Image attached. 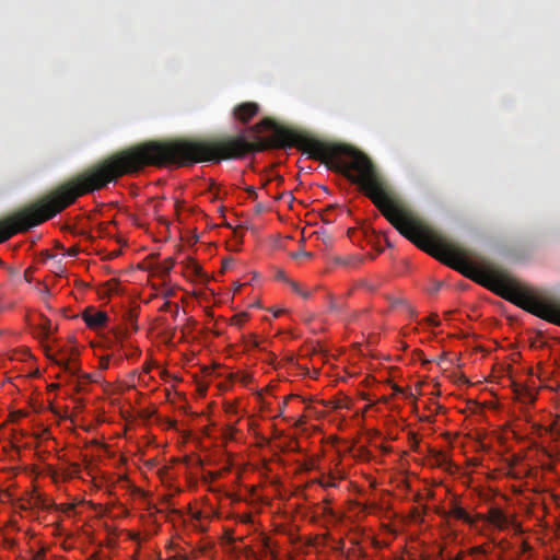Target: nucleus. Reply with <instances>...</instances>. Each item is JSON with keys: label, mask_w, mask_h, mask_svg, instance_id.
<instances>
[{"label": "nucleus", "mask_w": 560, "mask_h": 560, "mask_svg": "<svg viewBox=\"0 0 560 560\" xmlns=\"http://www.w3.org/2000/svg\"><path fill=\"white\" fill-rule=\"evenodd\" d=\"M253 140L245 135L206 139L148 141L120 150L95 163L47 192V221L72 205L80 196L102 189L117 178L138 173L145 166H191L243 159L269 149L296 148L327 168L342 173L358 184L365 196L401 235L446 266L475 279L463 248L438 238L433 231L398 200L361 151L345 143L325 142L299 130L277 126L264 118L252 126Z\"/></svg>", "instance_id": "obj_1"}, {"label": "nucleus", "mask_w": 560, "mask_h": 560, "mask_svg": "<svg viewBox=\"0 0 560 560\" xmlns=\"http://www.w3.org/2000/svg\"><path fill=\"white\" fill-rule=\"evenodd\" d=\"M487 522L501 530L506 529L509 526H513L516 532H521V525L517 524L514 520H511L499 508H491L489 510Z\"/></svg>", "instance_id": "obj_2"}, {"label": "nucleus", "mask_w": 560, "mask_h": 560, "mask_svg": "<svg viewBox=\"0 0 560 560\" xmlns=\"http://www.w3.org/2000/svg\"><path fill=\"white\" fill-rule=\"evenodd\" d=\"M259 112V105L255 102L238 104L233 109V116L242 124H247Z\"/></svg>", "instance_id": "obj_3"}, {"label": "nucleus", "mask_w": 560, "mask_h": 560, "mask_svg": "<svg viewBox=\"0 0 560 560\" xmlns=\"http://www.w3.org/2000/svg\"><path fill=\"white\" fill-rule=\"evenodd\" d=\"M82 318L86 326L92 329L104 327L108 320V316L105 312L95 311L94 308H86L82 313Z\"/></svg>", "instance_id": "obj_4"}, {"label": "nucleus", "mask_w": 560, "mask_h": 560, "mask_svg": "<svg viewBox=\"0 0 560 560\" xmlns=\"http://www.w3.org/2000/svg\"><path fill=\"white\" fill-rule=\"evenodd\" d=\"M448 514L452 515L454 518L460 520V521H463L465 523H471L472 522L470 515L462 506H459L456 503L452 504V506H451V509L448 511Z\"/></svg>", "instance_id": "obj_5"}, {"label": "nucleus", "mask_w": 560, "mask_h": 560, "mask_svg": "<svg viewBox=\"0 0 560 560\" xmlns=\"http://www.w3.org/2000/svg\"><path fill=\"white\" fill-rule=\"evenodd\" d=\"M39 326H40V329H42V334H43V336L45 338L49 337V335H51L52 331H54L52 323L47 317H43L42 323H40Z\"/></svg>", "instance_id": "obj_6"}, {"label": "nucleus", "mask_w": 560, "mask_h": 560, "mask_svg": "<svg viewBox=\"0 0 560 560\" xmlns=\"http://www.w3.org/2000/svg\"><path fill=\"white\" fill-rule=\"evenodd\" d=\"M328 308L331 313H339L342 308V306L339 304V302L330 294H328Z\"/></svg>", "instance_id": "obj_7"}, {"label": "nucleus", "mask_w": 560, "mask_h": 560, "mask_svg": "<svg viewBox=\"0 0 560 560\" xmlns=\"http://www.w3.org/2000/svg\"><path fill=\"white\" fill-rule=\"evenodd\" d=\"M318 483L323 487V488H335L337 487V482H336V478L331 475L327 476V477H323Z\"/></svg>", "instance_id": "obj_8"}, {"label": "nucleus", "mask_w": 560, "mask_h": 560, "mask_svg": "<svg viewBox=\"0 0 560 560\" xmlns=\"http://www.w3.org/2000/svg\"><path fill=\"white\" fill-rule=\"evenodd\" d=\"M337 262L340 265L349 266L354 262L355 264L360 262V259L357 257L338 258Z\"/></svg>", "instance_id": "obj_9"}, {"label": "nucleus", "mask_w": 560, "mask_h": 560, "mask_svg": "<svg viewBox=\"0 0 560 560\" xmlns=\"http://www.w3.org/2000/svg\"><path fill=\"white\" fill-rule=\"evenodd\" d=\"M126 316H127V320L130 323V325L132 326V329L133 330H137V326H136V315L131 312V311H128L126 313Z\"/></svg>", "instance_id": "obj_10"}, {"label": "nucleus", "mask_w": 560, "mask_h": 560, "mask_svg": "<svg viewBox=\"0 0 560 560\" xmlns=\"http://www.w3.org/2000/svg\"><path fill=\"white\" fill-rule=\"evenodd\" d=\"M246 191H247V194H248L249 198H252V199H257L258 195H257V191H256L255 187H253V186H248V187L246 188Z\"/></svg>", "instance_id": "obj_11"}, {"label": "nucleus", "mask_w": 560, "mask_h": 560, "mask_svg": "<svg viewBox=\"0 0 560 560\" xmlns=\"http://www.w3.org/2000/svg\"><path fill=\"white\" fill-rule=\"evenodd\" d=\"M276 278L284 282H288L290 280L287 278L285 272L283 270H278L276 273Z\"/></svg>", "instance_id": "obj_12"}, {"label": "nucleus", "mask_w": 560, "mask_h": 560, "mask_svg": "<svg viewBox=\"0 0 560 560\" xmlns=\"http://www.w3.org/2000/svg\"><path fill=\"white\" fill-rule=\"evenodd\" d=\"M311 256H312V254L308 252H305V250L298 252V253L293 254L294 258H299V257L310 258Z\"/></svg>", "instance_id": "obj_13"}, {"label": "nucleus", "mask_w": 560, "mask_h": 560, "mask_svg": "<svg viewBox=\"0 0 560 560\" xmlns=\"http://www.w3.org/2000/svg\"><path fill=\"white\" fill-rule=\"evenodd\" d=\"M288 283H289V285L291 287V289H292L294 292H296V293H300V292H301V288H300V285H299L296 282H294V281H292V280H289V281H288Z\"/></svg>", "instance_id": "obj_14"}, {"label": "nucleus", "mask_w": 560, "mask_h": 560, "mask_svg": "<svg viewBox=\"0 0 560 560\" xmlns=\"http://www.w3.org/2000/svg\"><path fill=\"white\" fill-rule=\"evenodd\" d=\"M428 323L432 326H439L440 325V322L438 319V316L436 315H433V316H430L428 318Z\"/></svg>", "instance_id": "obj_15"}, {"label": "nucleus", "mask_w": 560, "mask_h": 560, "mask_svg": "<svg viewBox=\"0 0 560 560\" xmlns=\"http://www.w3.org/2000/svg\"><path fill=\"white\" fill-rule=\"evenodd\" d=\"M108 364H109V359L108 358H102L100 360V366L101 369H107L108 368Z\"/></svg>", "instance_id": "obj_16"}, {"label": "nucleus", "mask_w": 560, "mask_h": 560, "mask_svg": "<svg viewBox=\"0 0 560 560\" xmlns=\"http://www.w3.org/2000/svg\"><path fill=\"white\" fill-rule=\"evenodd\" d=\"M235 318L237 319V324L241 325V324H243L246 320L247 315L245 313L238 314V315L235 316Z\"/></svg>", "instance_id": "obj_17"}, {"label": "nucleus", "mask_w": 560, "mask_h": 560, "mask_svg": "<svg viewBox=\"0 0 560 560\" xmlns=\"http://www.w3.org/2000/svg\"><path fill=\"white\" fill-rule=\"evenodd\" d=\"M441 285V282H435L431 289V293H436L440 290Z\"/></svg>", "instance_id": "obj_18"}, {"label": "nucleus", "mask_w": 560, "mask_h": 560, "mask_svg": "<svg viewBox=\"0 0 560 560\" xmlns=\"http://www.w3.org/2000/svg\"><path fill=\"white\" fill-rule=\"evenodd\" d=\"M299 294H301L304 299H308L311 296V292L303 291L302 289H301V292Z\"/></svg>", "instance_id": "obj_19"}, {"label": "nucleus", "mask_w": 560, "mask_h": 560, "mask_svg": "<svg viewBox=\"0 0 560 560\" xmlns=\"http://www.w3.org/2000/svg\"><path fill=\"white\" fill-rule=\"evenodd\" d=\"M56 363H57L58 365H60V366H63L66 370H68V369H69V366H68V362H66V361H56Z\"/></svg>", "instance_id": "obj_20"}, {"label": "nucleus", "mask_w": 560, "mask_h": 560, "mask_svg": "<svg viewBox=\"0 0 560 560\" xmlns=\"http://www.w3.org/2000/svg\"><path fill=\"white\" fill-rule=\"evenodd\" d=\"M78 254V249L77 248H71L69 252H68V255L69 256H75Z\"/></svg>", "instance_id": "obj_21"}, {"label": "nucleus", "mask_w": 560, "mask_h": 560, "mask_svg": "<svg viewBox=\"0 0 560 560\" xmlns=\"http://www.w3.org/2000/svg\"><path fill=\"white\" fill-rule=\"evenodd\" d=\"M171 303L170 302H165L162 306H161V311H166L168 307H170Z\"/></svg>", "instance_id": "obj_22"}, {"label": "nucleus", "mask_w": 560, "mask_h": 560, "mask_svg": "<svg viewBox=\"0 0 560 560\" xmlns=\"http://www.w3.org/2000/svg\"><path fill=\"white\" fill-rule=\"evenodd\" d=\"M282 313H283V310H277V311H275V312H273V316H275V317H278V316H280Z\"/></svg>", "instance_id": "obj_23"}, {"label": "nucleus", "mask_w": 560, "mask_h": 560, "mask_svg": "<svg viewBox=\"0 0 560 560\" xmlns=\"http://www.w3.org/2000/svg\"><path fill=\"white\" fill-rule=\"evenodd\" d=\"M229 535H230V536H229V541H230V542H234V541H236V539H235L234 537H232V535H231V534H229Z\"/></svg>", "instance_id": "obj_24"}, {"label": "nucleus", "mask_w": 560, "mask_h": 560, "mask_svg": "<svg viewBox=\"0 0 560 560\" xmlns=\"http://www.w3.org/2000/svg\"><path fill=\"white\" fill-rule=\"evenodd\" d=\"M50 294V291L48 288H45V291H44V295H49Z\"/></svg>", "instance_id": "obj_25"}, {"label": "nucleus", "mask_w": 560, "mask_h": 560, "mask_svg": "<svg viewBox=\"0 0 560 560\" xmlns=\"http://www.w3.org/2000/svg\"><path fill=\"white\" fill-rule=\"evenodd\" d=\"M334 208H335V206H334V205H330V206H328V207H327L326 211H330V210H332Z\"/></svg>", "instance_id": "obj_26"}, {"label": "nucleus", "mask_w": 560, "mask_h": 560, "mask_svg": "<svg viewBox=\"0 0 560 560\" xmlns=\"http://www.w3.org/2000/svg\"><path fill=\"white\" fill-rule=\"evenodd\" d=\"M323 220L325 223H328V224L331 223V220H329L328 218H324Z\"/></svg>", "instance_id": "obj_27"}, {"label": "nucleus", "mask_w": 560, "mask_h": 560, "mask_svg": "<svg viewBox=\"0 0 560 560\" xmlns=\"http://www.w3.org/2000/svg\"><path fill=\"white\" fill-rule=\"evenodd\" d=\"M145 371L149 372L150 371V366L149 365H145Z\"/></svg>", "instance_id": "obj_28"}, {"label": "nucleus", "mask_w": 560, "mask_h": 560, "mask_svg": "<svg viewBox=\"0 0 560 560\" xmlns=\"http://www.w3.org/2000/svg\"><path fill=\"white\" fill-rule=\"evenodd\" d=\"M455 560H458V559H455Z\"/></svg>", "instance_id": "obj_29"}]
</instances>
